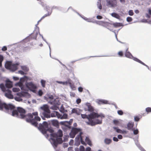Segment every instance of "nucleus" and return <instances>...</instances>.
Segmentation results:
<instances>
[{
  "mask_svg": "<svg viewBox=\"0 0 151 151\" xmlns=\"http://www.w3.org/2000/svg\"><path fill=\"white\" fill-rule=\"evenodd\" d=\"M4 109L8 112H11V115L14 116L21 118H25L28 122H31L34 125H37L35 120H40V118L37 116V112H35L31 113H28L25 115L26 111L23 108L18 107L16 108L15 106L11 104H7L3 102L0 100V110Z\"/></svg>",
  "mask_w": 151,
  "mask_h": 151,
  "instance_id": "f257e3e1",
  "label": "nucleus"
},
{
  "mask_svg": "<svg viewBox=\"0 0 151 151\" xmlns=\"http://www.w3.org/2000/svg\"><path fill=\"white\" fill-rule=\"evenodd\" d=\"M37 116L40 118V120H35L34 121L37 123V125H34L32 124L31 123H29L35 127H37L43 134H46L47 131L50 132L51 133V143L53 145L56 147L58 144H61L62 142L63 141L61 138L63 135L62 131L61 130L59 129L57 133H53L54 130L52 129L48 128V123L46 122H44L42 124L40 123L38 126L37 122L40 121L41 119L38 116V113Z\"/></svg>",
  "mask_w": 151,
  "mask_h": 151,
  "instance_id": "f03ea898",
  "label": "nucleus"
},
{
  "mask_svg": "<svg viewBox=\"0 0 151 151\" xmlns=\"http://www.w3.org/2000/svg\"><path fill=\"white\" fill-rule=\"evenodd\" d=\"M73 132H74L75 135L79 133L75 138L76 142H77L78 144H80V141L81 142V143L83 145H86V143L83 141L81 135L83 133L82 131V130L80 129H78L76 128H73L72 129Z\"/></svg>",
  "mask_w": 151,
  "mask_h": 151,
  "instance_id": "7ed1b4c3",
  "label": "nucleus"
},
{
  "mask_svg": "<svg viewBox=\"0 0 151 151\" xmlns=\"http://www.w3.org/2000/svg\"><path fill=\"white\" fill-rule=\"evenodd\" d=\"M100 116L98 117H96L94 119H91L90 122H86L87 124L89 125L93 126L96 124H101L102 123V117H104V116L99 115Z\"/></svg>",
  "mask_w": 151,
  "mask_h": 151,
  "instance_id": "20e7f679",
  "label": "nucleus"
},
{
  "mask_svg": "<svg viewBox=\"0 0 151 151\" xmlns=\"http://www.w3.org/2000/svg\"><path fill=\"white\" fill-rule=\"evenodd\" d=\"M81 116L83 119L87 118L88 120V122H90V120L91 119H94L96 117H98L100 116L97 113L95 112H93L88 116L86 114H81Z\"/></svg>",
  "mask_w": 151,
  "mask_h": 151,
  "instance_id": "39448f33",
  "label": "nucleus"
},
{
  "mask_svg": "<svg viewBox=\"0 0 151 151\" xmlns=\"http://www.w3.org/2000/svg\"><path fill=\"white\" fill-rule=\"evenodd\" d=\"M106 6L109 7H115L117 5L116 0H106Z\"/></svg>",
  "mask_w": 151,
  "mask_h": 151,
  "instance_id": "423d86ee",
  "label": "nucleus"
},
{
  "mask_svg": "<svg viewBox=\"0 0 151 151\" xmlns=\"http://www.w3.org/2000/svg\"><path fill=\"white\" fill-rule=\"evenodd\" d=\"M26 85V87L29 88L30 90L32 91H34L37 88V86L32 82L27 83Z\"/></svg>",
  "mask_w": 151,
  "mask_h": 151,
  "instance_id": "0eeeda50",
  "label": "nucleus"
},
{
  "mask_svg": "<svg viewBox=\"0 0 151 151\" xmlns=\"http://www.w3.org/2000/svg\"><path fill=\"white\" fill-rule=\"evenodd\" d=\"M6 91L5 95L6 97L10 99H13V96L12 94V91L10 90L7 89Z\"/></svg>",
  "mask_w": 151,
  "mask_h": 151,
  "instance_id": "6e6552de",
  "label": "nucleus"
},
{
  "mask_svg": "<svg viewBox=\"0 0 151 151\" xmlns=\"http://www.w3.org/2000/svg\"><path fill=\"white\" fill-rule=\"evenodd\" d=\"M41 109L43 111V112H49L50 111L48 106L47 105H44L41 107Z\"/></svg>",
  "mask_w": 151,
  "mask_h": 151,
  "instance_id": "1a4fd4ad",
  "label": "nucleus"
},
{
  "mask_svg": "<svg viewBox=\"0 0 151 151\" xmlns=\"http://www.w3.org/2000/svg\"><path fill=\"white\" fill-rule=\"evenodd\" d=\"M56 116H57L58 118L61 119L62 115L60 114L58 112L56 111H54L53 113L51 114L52 117H55Z\"/></svg>",
  "mask_w": 151,
  "mask_h": 151,
  "instance_id": "9d476101",
  "label": "nucleus"
},
{
  "mask_svg": "<svg viewBox=\"0 0 151 151\" xmlns=\"http://www.w3.org/2000/svg\"><path fill=\"white\" fill-rule=\"evenodd\" d=\"M18 64H12L11 66L10 70H12L13 71L16 70L18 68L17 66L18 65Z\"/></svg>",
  "mask_w": 151,
  "mask_h": 151,
  "instance_id": "9b49d317",
  "label": "nucleus"
},
{
  "mask_svg": "<svg viewBox=\"0 0 151 151\" xmlns=\"http://www.w3.org/2000/svg\"><path fill=\"white\" fill-rule=\"evenodd\" d=\"M134 124L132 122H129L127 125V128L128 130H133Z\"/></svg>",
  "mask_w": 151,
  "mask_h": 151,
  "instance_id": "f8f14e48",
  "label": "nucleus"
},
{
  "mask_svg": "<svg viewBox=\"0 0 151 151\" xmlns=\"http://www.w3.org/2000/svg\"><path fill=\"white\" fill-rule=\"evenodd\" d=\"M113 128L114 130H116V132L118 133L121 134H126L127 133V132L126 131H122V130L118 129L117 127H114Z\"/></svg>",
  "mask_w": 151,
  "mask_h": 151,
  "instance_id": "ddd939ff",
  "label": "nucleus"
},
{
  "mask_svg": "<svg viewBox=\"0 0 151 151\" xmlns=\"http://www.w3.org/2000/svg\"><path fill=\"white\" fill-rule=\"evenodd\" d=\"M128 48L126 50V52L125 54V56L127 58H133V56L131 53L129 52L128 51Z\"/></svg>",
  "mask_w": 151,
  "mask_h": 151,
  "instance_id": "4468645a",
  "label": "nucleus"
},
{
  "mask_svg": "<svg viewBox=\"0 0 151 151\" xmlns=\"http://www.w3.org/2000/svg\"><path fill=\"white\" fill-rule=\"evenodd\" d=\"M97 24L102 26H107V24H109L107 22L102 21H98L96 22Z\"/></svg>",
  "mask_w": 151,
  "mask_h": 151,
  "instance_id": "2eb2a0df",
  "label": "nucleus"
},
{
  "mask_svg": "<svg viewBox=\"0 0 151 151\" xmlns=\"http://www.w3.org/2000/svg\"><path fill=\"white\" fill-rule=\"evenodd\" d=\"M97 103L99 104H108V101L106 100L102 99L98 100Z\"/></svg>",
  "mask_w": 151,
  "mask_h": 151,
  "instance_id": "dca6fc26",
  "label": "nucleus"
},
{
  "mask_svg": "<svg viewBox=\"0 0 151 151\" xmlns=\"http://www.w3.org/2000/svg\"><path fill=\"white\" fill-rule=\"evenodd\" d=\"M80 151H91V148L89 147H87L85 151L84 147L80 146Z\"/></svg>",
  "mask_w": 151,
  "mask_h": 151,
  "instance_id": "f3484780",
  "label": "nucleus"
},
{
  "mask_svg": "<svg viewBox=\"0 0 151 151\" xmlns=\"http://www.w3.org/2000/svg\"><path fill=\"white\" fill-rule=\"evenodd\" d=\"M86 105L88 107V111L90 112H92L93 111V107L91 106L90 103H87L86 104Z\"/></svg>",
  "mask_w": 151,
  "mask_h": 151,
  "instance_id": "a211bd4d",
  "label": "nucleus"
},
{
  "mask_svg": "<svg viewBox=\"0 0 151 151\" xmlns=\"http://www.w3.org/2000/svg\"><path fill=\"white\" fill-rule=\"evenodd\" d=\"M6 86L8 88H11L12 87V82L9 81H7L6 84Z\"/></svg>",
  "mask_w": 151,
  "mask_h": 151,
  "instance_id": "6ab92c4d",
  "label": "nucleus"
},
{
  "mask_svg": "<svg viewBox=\"0 0 151 151\" xmlns=\"http://www.w3.org/2000/svg\"><path fill=\"white\" fill-rule=\"evenodd\" d=\"M50 111L49 112H43L42 114L44 117L48 118H50Z\"/></svg>",
  "mask_w": 151,
  "mask_h": 151,
  "instance_id": "aec40b11",
  "label": "nucleus"
},
{
  "mask_svg": "<svg viewBox=\"0 0 151 151\" xmlns=\"http://www.w3.org/2000/svg\"><path fill=\"white\" fill-rule=\"evenodd\" d=\"M85 141L88 145L91 146H92L91 142L88 137H86Z\"/></svg>",
  "mask_w": 151,
  "mask_h": 151,
  "instance_id": "412c9836",
  "label": "nucleus"
},
{
  "mask_svg": "<svg viewBox=\"0 0 151 151\" xmlns=\"http://www.w3.org/2000/svg\"><path fill=\"white\" fill-rule=\"evenodd\" d=\"M69 84L72 89L74 90L75 88V86L74 84L71 83V81L70 79H69Z\"/></svg>",
  "mask_w": 151,
  "mask_h": 151,
  "instance_id": "4be33fe9",
  "label": "nucleus"
},
{
  "mask_svg": "<svg viewBox=\"0 0 151 151\" xmlns=\"http://www.w3.org/2000/svg\"><path fill=\"white\" fill-rule=\"evenodd\" d=\"M112 142L111 139L108 138H106L104 140V142L106 144L109 145Z\"/></svg>",
  "mask_w": 151,
  "mask_h": 151,
  "instance_id": "5701e85b",
  "label": "nucleus"
},
{
  "mask_svg": "<svg viewBox=\"0 0 151 151\" xmlns=\"http://www.w3.org/2000/svg\"><path fill=\"white\" fill-rule=\"evenodd\" d=\"M72 113H76L78 115H80L79 112L76 109H73L72 110Z\"/></svg>",
  "mask_w": 151,
  "mask_h": 151,
  "instance_id": "b1692460",
  "label": "nucleus"
},
{
  "mask_svg": "<svg viewBox=\"0 0 151 151\" xmlns=\"http://www.w3.org/2000/svg\"><path fill=\"white\" fill-rule=\"evenodd\" d=\"M50 14L49 13H48L47 14H45V15H44L43 17H41V19L38 22L37 24H39V22H40L45 17H47L48 16H49V15H50Z\"/></svg>",
  "mask_w": 151,
  "mask_h": 151,
  "instance_id": "393cba45",
  "label": "nucleus"
},
{
  "mask_svg": "<svg viewBox=\"0 0 151 151\" xmlns=\"http://www.w3.org/2000/svg\"><path fill=\"white\" fill-rule=\"evenodd\" d=\"M0 88L3 92H5L6 90V89L3 83L0 84Z\"/></svg>",
  "mask_w": 151,
  "mask_h": 151,
  "instance_id": "a878e982",
  "label": "nucleus"
},
{
  "mask_svg": "<svg viewBox=\"0 0 151 151\" xmlns=\"http://www.w3.org/2000/svg\"><path fill=\"white\" fill-rule=\"evenodd\" d=\"M111 15L114 17L119 19V16L117 13H112L111 14Z\"/></svg>",
  "mask_w": 151,
  "mask_h": 151,
  "instance_id": "bb28decb",
  "label": "nucleus"
},
{
  "mask_svg": "<svg viewBox=\"0 0 151 151\" xmlns=\"http://www.w3.org/2000/svg\"><path fill=\"white\" fill-rule=\"evenodd\" d=\"M60 111L62 113H64L65 112H67V111L66 110H65L64 107L63 106V105L61 106L60 109Z\"/></svg>",
  "mask_w": 151,
  "mask_h": 151,
  "instance_id": "cd10ccee",
  "label": "nucleus"
},
{
  "mask_svg": "<svg viewBox=\"0 0 151 151\" xmlns=\"http://www.w3.org/2000/svg\"><path fill=\"white\" fill-rule=\"evenodd\" d=\"M69 135H70V137L71 138H74L76 135L74 133V132H73L72 129L71 130V131Z\"/></svg>",
  "mask_w": 151,
  "mask_h": 151,
  "instance_id": "c85d7f7f",
  "label": "nucleus"
},
{
  "mask_svg": "<svg viewBox=\"0 0 151 151\" xmlns=\"http://www.w3.org/2000/svg\"><path fill=\"white\" fill-rule=\"evenodd\" d=\"M12 64V63L10 62H8V63H7L5 65L6 68H7L10 69Z\"/></svg>",
  "mask_w": 151,
  "mask_h": 151,
  "instance_id": "c756f323",
  "label": "nucleus"
},
{
  "mask_svg": "<svg viewBox=\"0 0 151 151\" xmlns=\"http://www.w3.org/2000/svg\"><path fill=\"white\" fill-rule=\"evenodd\" d=\"M29 48H28V47H22L21 48V50L22 52H24L28 50Z\"/></svg>",
  "mask_w": 151,
  "mask_h": 151,
  "instance_id": "7c9ffc66",
  "label": "nucleus"
},
{
  "mask_svg": "<svg viewBox=\"0 0 151 151\" xmlns=\"http://www.w3.org/2000/svg\"><path fill=\"white\" fill-rule=\"evenodd\" d=\"M113 123L115 125H119L120 123L119 120H113Z\"/></svg>",
  "mask_w": 151,
  "mask_h": 151,
  "instance_id": "2f4dec72",
  "label": "nucleus"
},
{
  "mask_svg": "<svg viewBox=\"0 0 151 151\" xmlns=\"http://www.w3.org/2000/svg\"><path fill=\"white\" fill-rule=\"evenodd\" d=\"M133 59L135 60V61L138 62L141 64L142 63H143V62H142V61H141L140 60L136 58H134L133 57Z\"/></svg>",
  "mask_w": 151,
  "mask_h": 151,
  "instance_id": "473e14b6",
  "label": "nucleus"
},
{
  "mask_svg": "<svg viewBox=\"0 0 151 151\" xmlns=\"http://www.w3.org/2000/svg\"><path fill=\"white\" fill-rule=\"evenodd\" d=\"M68 115L66 114H64L63 116L62 115L61 119H66Z\"/></svg>",
  "mask_w": 151,
  "mask_h": 151,
  "instance_id": "72a5a7b5",
  "label": "nucleus"
},
{
  "mask_svg": "<svg viewBox=\"0 0 151 151\" xmlns=\"http://www.w3.org/2000/svg\"><path fill=\"white\" fill-rule=\"evenodd\" d=\"M145 110L147 112V114L148 113L151 112V108L147 107L146 109Z\"/></svg>",
  "mask_w": 151,
  "mask_h": 151,
  "instance_id": "f704fd0d",
  "label": "nucleus"
},
{
  "mask_svg": "<svg viewBox=\"0 0 151 151\" xmlns=\"http://www.w3.org/2000/svg\"><path fill=\"white\" fill-rule=\"evenodd\" d=\"M118 55L120 57H122L123 56V53L122 51H120L118 53Z\"/></svg>",
  "mask_w": 151,
  "mask_h": 151,
  "instance_id": "c9c22d12",
  "label": "nucleus"
},
{
  "mask_svg": "<svg viewBox=\"0 0 151 151\" xmlns=\"http://www.w3.org/2000/svg\"><path fill=\"white\" fill-rule=\"evenodd\" d=\"M42 86L44 87L45 86V81L43 80H41V81Z\"/></svg>",
  "mask_w": 151,
  "mask_h": 151,
  "instance_id": "e433bc0d",
  "label": "nucleus"
},
{
  "mask_svg": "<svg viewBox=\"0 0 151 151\" xmlns=\"http://www.w3.org/2000/svg\"><path fill=\"white\" fill-rule=\"evenodd\" d=\"M20 89L19 88H13L12 91L14 92H17L19 91Z\"/></svg>",
  "mask_w": 151,
  "mask_h": 151,
  "instance_id": "4c0bfd02",
  "label": "nucleus"
},
{
  "mask_svg": "<svg viewBox=\"0 0 151 151\" xmlns=\"http://www.w3.org/2000/svg\"><path fill=\"white\" fill-rule=\"evenodd\" d=\"M3 60V57L2 55H0V66L1 65V63Z\"/></svg>",
  "mask_w": 151,
  "mask_h": 151,
  "instance_id": "58836bf2",
  "label": "nucleus"
},
{
  "mask_svg": "<svg viewBox=\"0 0 151 151\" xmlns=\"http://www.w3.org/2000/svg\"><path fill=\"white\" fill-rule=\"evenodd\" d=\"M130 16H132L134 14V13L132 10H129L128 12Z\"/></svg>",
  "mask_w": 151,
  "mask_h": 151,
  "instance_id": "ea45409f",
  "label": "nucleus"
},
{
  "mask_svg": "<svg viewBox=\"0 0 151 151\" xmlns=\"http://www.w3.org/2000/svg\"><path fill=\"white\" fill-rule=\"evenodd\" d=\"M132 131H133L134 134L135 135L137 134L139 132L138 130L137 129H136L135 130H134L133 129V130Z\"/></svg>",
  "mask_w": 151,
  "mask_h": 151,
  "instance_id": "a19ab883",
  "label": "nucleus"
},
{
  "mask_svg": "<svg viewBox=\"0 0 151 151\" xmlns=\"http://www.w3.org/2000/svg\"><path fill=\"white\" fill-rule=\"evenodd\" d=\"M68 79V80L67 81H66L65 82H63V85H67L68 84H69V79Z\"/></svg>",
  "mask_w": 151,
  "mask_h": 151,
  "instance_id": "79ce46f5",
  "label": "nucleus"
},
{
  "mask_svg": "<svg viewBox=\"0 0 151 151\" xmlns=\"http://www.w3.org/2000/svg\"><path fill=\"white\" fill-rule=\"evenodd\" d=\"M43 94V93L42 92V90H39L38 92V95L40 96H41Z\"/></svg>",
  "mask_w": 151,
  "mask_h": 151,
  "instance_id": "37998d69",
  "label": "nucleus"
},
{
  "mask_svg": "<svg viewBox=\"0 0 151 151\" xmlns=\"http://www.w3.org/2000/svg\"><path fill=\"white\" fill-rule=\"evenodd\" d=\"M107 23L109 24H107V26H104V27H106L108 29L110 30V29H111L110 27H111V24L109 23L108 22H107Z\"/></svg>",
  "mask_w": 151,
  "mask_h": 151,
  "instance_id": "c03bdc74",
  "label": "nucleus"
},
{
  "mask_svg": "<svg viewBox=\"0 0 151 151\" xmlns=\"http://www.w3.org/2000/svg\"><path fill=\"white\" fill-rule=\"evenodd\" d=\"M118 114L119 115H122L123 114V112L122 110H118L117 111Z\"/></svg>",
  "mask_w": 151,
  "mask_h": 151,
  "instance_id": "a18cd8bd",
  "label": "nucleus"
},
{
  "mask_svg": "<svg viewBox=\"0 0 151 151\" xmlns=\"http://www.w3.org/2000/svg\"><path fill=\"white\" fill-rule=\"evenodd\" d=\"M22 69L24 70L27 71L28 70L27 68L25 66H23L21 67Z\"/></svg>",
  "mask_w": 151,
  "mask_h": 151,
  "instance_id": "49530a36",
  "label": "nucleus"
},
{
  "mask_svg": "<svg viewBox=\"0 0 151 151\" xmlns=\"http://www.w3.org/2000/svg\"><path fill=\"white\" fill-rule=\"evenodd\" d=\"M127 20L128 22H131L132 20V19L131 17H128L127 18Z\"/></svg>",
  "mask_w": 151,
  "mask_h": 151,
  "instance_id": "de8ad7c7",
  "label": "nucleus"
},
{
  "mask_svg": "<svg viewBox=\"0 0 151 151\" xmlns=\"http://www.w3.org/2000/svg\"><path fill=\"white\" fill-rule=\"evenodd\" d=\"M83 88L81 87H79L78 88V91L80 92H81L83 91Z\"/></svg>",
  "mask_w": 151,
  "mask_h": 151,
  "instance_id": "09e8293b",
  "label": "nucleus"
},
{
  "mask_svg": "<svg viewBox=\"0 0 151 151\" xmlns=\"http://www.w3.org/2000/svg\"><path fill=\"white\" fill-rule=\"evenodd\" d=\"M139 118L137 116H136L134 117V120L135 121H138L139 120Z\"/></svg>",
  "mask_w": 151,
  "mask_h": 151,
  "instance_id": "8fccbe9b",
  "label": "nucleus"
},
{
  "mask_svg": "<svg viewBox=\"0 0 151 151\" xmlns=\"http://www.w3.org/2000/svg\"><path fill=\"white\" fill-rule=\"evenodd\" d=\"M7 49V47L5 46H4L2 48L1 50L3 51H5Z\"/></svg>",
  "mask_w": 151,
  "mask_h": 151,
  "instance_id": "3c124183",
  "label": "nucleus"
},
{
  "mask_svg": "<svg viewBox=\"0 0 151 151\" xmlns=\"http://www.w3.org/2000/svg\"><path fill=\"white\" fill-rule=\"evenodd\" d=\"M98 8L100 9H102V6L100 3H99L98 5Z\"/></svg>",
  "mask_w": 151,
  "mask_h": 151,
  "instance_id": "603ef678",
  "label": "nucleus"
},
{
  "mask_svg": "<svg viewBox=\"0 0 151 151\" xmlns=\"http://www.w3.org/2000/svg\"><path fill=\"white\" fill-rule=\"evenodd\" d=\"M81 100L80 99H78L76 100V102L77 104H79L81 103Z\"/></svg>",
  "mask_w": 151,
  "mask_h": 151,
  "instance_id": "864d4df0",
  "label": "nucleus"
},
{
  "mask_svg": "<svg viewBox=\"0 0 151 151\" xmlns=\"http://www.w3.org/2000/svg\"><path fill=\"white\" fill-rule=\"evenodd\" d=\"M113 140L115 142H118V139L116 137H114L113 138Z\"/></svg>",
  "mask_w": 151,
  "mask_h": 151,
  "instance_id": "5fc2aeb1",
  "label": "nucleus"
},
{
  "mask_svg": "<svg viewBox=\"0 0 151 151\" xmlns=\"http://www.w3.org/2000/svg\"><path fill=\"white\" fill-rule=\"evenodd\" d=\"M18 73L20 74L23 75L24 74V72L22 70H19L18 72Z\"/></svg>",
  "mask_w": 151,
  "mask_h": 151,
  "instance_id": "6e6d98bb",
  "label": "nucleus"
},
{
  "mask_svg": "<svg viewBox=\"0 0 151 151\" xmlns=\"http://www.w3.org/2000/svg\"><path fill=\"white\" fill-rule=\"evenodd\" d=\"M96 18L98 19H101L103 18V17L100 15H98L96 17Z\"/></svg>",
  "mask_w": 151,
  "mask_h": 151,
  "instance_id": "4d7b16f0",
  "label": "nucleus"
},
{
  "mask_svg": "<svg viewBox=\"0 0 151 151\" xmlns=\"http://www.w3.org/2000/svg\"><path fill=\"white\" fill-rule=\"evenodd\" d=\"M123 137L122 136L121 134H119L118 136V138L119 139H122Z\"/></svg>",
  "mask_w": 151,
  "mask_h": 151,
  "instance_id": "13d9d810",
  "label": "nucleus"
},
{
  "mask_svg": "<svg viewBox=\"0 0 151 151\" xmlns=\"http://www.w3.org/2000/svg\"><path fill=\"white\" fill-rule=\"evenodd\" d=\"M13 78L15 81H17L19 80V78L16 77H13Z\"/></svg>",
  "mask_w": 151,
  "mask_h": 151,
  "instance_id": "bf43d9fd",
  "label": "nucleus"
},
{
  "mask_svg": "<svg viewBox=\"0 0 151 151\" xmlns=\"http://www.w3.org/2000/svg\"><path fill=\"white\" fill-rule=\"evenodd\" d=\"M53 96L52 95L50 96L49 97V98L51 100H52L53 99Z\"/></svg>",
  "mask_w": 151,
  "mask_h": 151,
  "instance_id": "052dcab7",
  "label": "nucleus"
},
{
  "mask_svg": "<svg viewBox=\"0 0 151 151\" xmlns=\"http://www.w3.org/2000/svg\"><path fill=\"white\" fill-rule=\"evenodd\" d=\"M74 142L73 140V139H71L70 142V144L71 145H72L73 144Z\"/></svg>",
  "mask_w": 151,
  "mask_h": 151,
  "instance_id": "680f3d73",
  "label": "nucleus"
},
{
  "mask_svg": "<svg viewBox=\"0 0 151 151\" xmlns=\"http://www.w3.org/2000/svg\"><path fill=\"white\" fill-rule=\"evenodd\" d=\"M67 123L68 124H69L68 122H61V123L62 124H63L65 125V123Z\"/></svg>",
  "mask_w": 151,
  "mask_h": 151,
  "instance_id": "e2e57ef3",
  "label": "nucleus"
},
{
  "mask_svg": "<svg viewBox=\"0 0 151 151\" xmlns=\"http://www.w3.org/2000/svg\"><path fill=\"white\" fill-rule=\"evenodd\" d=\"M119 24L118 23H114V25L116 27H119Z\"/></svg>",
  "mask_w": 151,
  "mask_h": 151,
  "instance_id": "0e129e2a",
  "label": "nucleus"
},
{
  "mask_svg": "<svg viewBox=\"0 0 151 151\" xmlns=\"http://www.w3.org/2000/svg\"><path fill=\"white\" fill-rule=\"evenodd\" d=\"M134 12L136 14H138L139 13V11L137 9L135 10Z\"/></svg>",
  "mask_w": 151,
  "mask_h": 151,
  "instance_id": "69168bd1",
  "label": "nucleus"
},
{
  "mask_svg": "<svg viewBox=\"0 0 151 151\" xmlns=\"http://www.w3.org/2000/svg\"><path fill=\"white\" fill-rule=\"evenodd\" d=\"M56 82H57L58 83H59L63 84V82H62V81H57Z\"/></svg>",
  "mask_w": 151,
  "mask_h": 151,
  "instance_id": "338daca9",
  "label": "nucleus"
},
{
  "mask_svg": "<svg viewBox=\"0 0 151 151\" xmlns=\"http://www.w3.org/2000/svg\"><path fill=\"white\" fill-rule=\"evenodd\" d=\"M149 13L151 15V10L149 9L148 11Z\"/></svg>",
  "mask_w": 151,
  "mask_h": 151,
  "instance_id": "774afa93",
  "label": "nucleus"
}]
</instances>
